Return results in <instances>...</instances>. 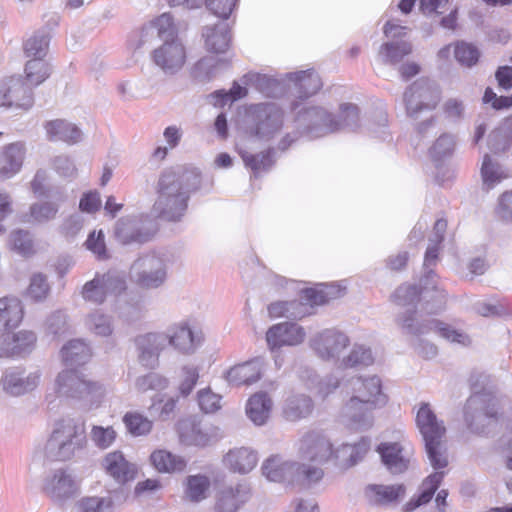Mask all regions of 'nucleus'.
Masks as SVG:
<instances>
[{
  "label": "nucleus",
  "instance_id": "1",
  "mask_svg": "<svg viewBox=\"0 0 512 512\" xmlns=\"http://www.w3.org/2000/svg\"><path fill=\"white\" fill-rule=\"evenodd\" d=\"M201 183V172L195 167L165 169L156 183L157 198L153 204V212L165 221H181L188 209L191 195L201 188Z\"/></svg>",
  "mask_w": 512,
  "mask_h": 512
},
{
  "label": "nucleus",
  "instance_id": "2",
  "mask_svg": "<svg viewBox=\"0 0 512 512\" xmlns=\"http://www.w3.org/2000/svg\"><path fill=\"white\" fill-rule=\"evenodd\" d=\"M354 395L343 408V415L350 425L356 429H368L373 424L372 410L383 407L387 396L382 391V383L378 376L358 377L352 381Z\"/></svg>",
  "mask_w": 512,
  "mask_h": 512
},
{
  "label": "nucleus",
  "instance_id": "3",
  "mask_svg": "<svg viewBox=\"0 0 512 512\" xmlns=\"http://www.w3.org/2000/svg\"><path fill=\"white\" fill-rule=\"evenodd\" d=\"M84 423L72 417L56 420L44 446V455L52 461H67L86 446Z\"/></svg>",
  "mask_w": 512,
  "mask_h": 512
},
{
  "label": "nucleus",
  "instance_id": "4",
  "mask_svg": "<svg viewBox=\"0 0 512 512\" xmlns=\"http://www.w3.org/2000/svg\"><path fill=\"white\" fill-rule=\"evenodd\" d=\"M416 424L423 437L430 464L436 470L445 468L448 465V459L443 445L446 434L443 421L438 420L428 403H421L416 415Z\"/></svg>",
  "mask_w": 512,
  "mask_h": 512
},
{
  "label": "nucleus",
  "instance_id": "5",
  "mask_svg": "<svg viewBox=\"0 0 512 512\" xmlns=\"http://www.w3.org/2000/svg\"><path fill=\"white\" fill-rule=\"evenodd\" d=\"M396 321L405 334L421 336L430 331H435L441 337L452 343H458L463 346H467L471 343L470 337L466 333L456 330L452 326L437 319H422L419 321L416 310H407L405 313L399 315Z\"/></svg>",
  "mask_w": 512,
  "mask_h": 512
},
{
  "label": "nucleus",
  "instance_id": "6",
  "mask_svg": "<svg viewBox=\"0 0 512 512\" xmlns=\"http://www.w3.org/2000/svg\"><path fill=\"white\" fill-rule=\"evenodd\" d=\"M263 475L272 482H282L293 475L296 481L311 485L322 479L324 472L320 467L304 463L285 462L279 456H271L262 465Z\"/></svg>",
  "mask_w": 512,
  "mask_h": 512
},
{
  "label": "nucleus",
  "instance_id": "7",
  "mask_svg": "<svg viewBox=\"0 0 512 512\" xmlns=\"http://www.w3.org/2000/svg\"><path fill=\"white\" fill-rule=\"evenodd\" d=\"M496 419V398L492 393H475L467 399L464 407V421L471 432L485 433Z\"/></svg>",
  "mask_w": 512,
  "mask_h": 512
},
{
  "label": "nucleus",
  "instance_id": "8",
  "mask_svg": "<svg viewBox=\"0 0 512 512\" xmlns=\"http://www.w3.org/2000/svg\"><path fill=\"white\" fill-rule=\"evenodd\" d=\"M166 260L157 254L138 257L130 268V279L142 289H157L167 280Z\"/></svg>",
  "mask_w": 512,
  "mask_h": 512
},
{
  "label": "nucleus",
  "instance_id": "9",
  "mask_svg": "<svg viewBox=\"0 0 512 512\" xmlns=\"http://www.w3.org/2000/svg\"><path fill=\"white\" fill-rule=\"evenodd\" d=\"M439 101L440 91L437 85L428 79H418L404 92L406 113L415 120L422 112L435 109Z\"/></svg>",
  "mask_w": 512,
  "mask_h": 512
},
{
  "label": "nucleus",
  "instance_id": "10",
  "mask_svg": "<svg viewBox=\"0 0 512 512\" xmlns=\"http://www.w3.org/2000/svg\"><path fill=\"white\" fill-rule=\"evenodd\" d=\"M56 392L59 396L91 400L101 398L105 389L97 382H91L76 370H64L56 378Z\"/></svg>",
  "mask_w": 512,
  "mask_h": 512
},
{
  "label": "nucleus",
  "instance_id": "11",
  "mask_svg": "<svg viewBox=\"0 0 512 512\" xmlns=\"http://www.w3.org/2000/svg\"><path fill=\"white\" fill-rule=\"evenodd\" d=\"M250 117L252 134L268 141L281 130L284 112L276 103H260L251 108Z\"/></svg>",
  "mask_w": 512,
  "mask_h": 512
},
{
  "label": "nucleus",
  "instance_id": "12",
  "mask_svg": "<svg viewBox=\"0 0 512 512\" xmlns=\"http://www.w3.org/2000/svg\"><path fill=\"white\" fill-rule=\"evenodd\" d=\"M298 128L310 137L318 138L339 131L335 115L321 106H310L300 110L295 118Z\"/></svg>",
  "mask_w": 512,
  "mask_h": 512
},
{
  "label": "nucleus",
  "instance_id": "13",
  "mask_svg": "<svg viewBox=\"0 0 512 512\" xmlns=\"http://www.w3.org/2000/svg\"><path fill=\"white\" fill-rule=\"evenodd\" d=\"M154 233L150 221L143 216L122 217L116 221L113 230L115 239L122 245L146 243Z\"/></svg>",
  "mask_w": 512,
  "mask_h": 512
},
{
  "label": "nucleus",
  "instance_id": "14",
  "mask_svg": "<svg viewBox=\"0 0 512 512\" xmlns=\"http://www.w3.org/2000/svg\"><path fill=\"white\" fill-rule=\"evenodd\" d=\"M298 455L303 461L322 465L333 459V444L322 431L310 430L299 440Z\"/></svg>",
  "mask_w": 512,
  "mask_h": 512
},
{
  "label": "nucleus",
  "instance_id": "15",
  "mask_svg": "<svg viewBox=\"0 0 512 512\" xmlns=\"http://www.w3.org/2000/svg\"><path fill=\"white\" fill-rule=\"evenodd\" d=\"M153 63L166 75H174L181 70L186 61L185 47L180 39L163 41L152 51Z\"/></svg>",
  "mask_w": 512,
  "mask_h": 512
},
{
  "label": "nucleus",
  "instance_id": "16",
  "mask_svg": "<svg viewBox=\"0 0 512 512\" xmlns=\"http://www.w3.org/2000/svg\"><path fill=\"white\" fill-rule=\"evenodd\" d=\"M34 103L32 87L26 85L20 77H11L0 82V106L29 110Z\"/></svg>",
  "mask_w": 512,
  "mask_h": 512
},
{
  "label": "nucleus",
  "instance_id": "17",
  "mask_svg": "<svg viewBox=\"0 0 512 512\" xmlns=\"http://www.w3.org/2000/svg\"><path fill=\"white\" fill-rule=\"evenodd\" d=\"M39 371L26 373L21 367L7 368L0 379V387L10 396H20L33 391L40 382Z\"/></svg>",
  "mask_w": 512,
  "mask_h": 512
},
{
  "label": "nucleus",
  "instance_id": "18",
  "mask_svg": "<svg viewBox=\"0 0 512 512\" xmlns=\"http://www.w3.org/2000/svg\"><path fill=\"white\" fill-rule=\"evenodd\" d=\"M164 334L167 344L185 355L193 354L203 341L202 333L194 331L186 321L172 324Z\"/></svg>",
  "mask_w": 512,
  "mask_h": 512
},
{
  "label": "nucleus",
  "instance_id": "19",
  "mask_svg": "<svg viewBox=\"0 0 512 512\" xmlns=\"http://www.w3.org/2000/svg\"><path fill=\"white\" fill-rule=\"evenodd\" d=\"M251 496L252 488L247 481H241L235 486H224L216 493L214 509L216 512H236Z\"/></svg>",
  "mask_w": 512,
  "mask_h": 512
},
{
  "label": "nucleus",
  "instance_id": "20",
  "mask_svg": "<svg viewBox=\"0 0 512 512\" xmlns=\"http://www.w3.org/2000/svg\"><path fill=\"white\" fill-rule=\"evenodd\" d=\"M350 344L349 337L336 329H326L312 340V347L323 360L339 357L340 353Z\"/></svg>",
  "mask_w": 512,
  "mask_h": 512
},
{
  "label": "nucleus",
  "instance_id": "21",
  "mask_svg": "<svg viewBox=\"0 0 512 512\" xmlns=\"http://www.w3.org/2000/svg\"><path fill=\"white\" fill-rule=\"evenodd\" d=\"M76 490L77 485L72 474L65 469H56L44 479L43 491L54 501H64L72 497Z\"/></svg>",
  "mask_w": 512,
  "mask_h": 512
},
{
  "label": "nucleus",
  "instance_id": "22",
  "mask_svg": "<svg viewBox=\"0 0 512 512\" xmlns=\"http://www.w3.org/2000/svg\"><path fill=\"white\" fill-rule=\"evenodd\" d=\"M381 461L393 475L402 474L408 470L411 453L400 442H382L377 446Z\"/></svg>",
  "mask_w": 512,
  "mask_h": 512
},
{
  "label": "nucleus",
  "instance_id": "23",
  "mask_svg": "<svg viewBox=\"0 0 512 512\" xmlns=\"http://www.w3.org/2000/svg\"><path fill=\"white\" fill-rule=\"evenodd\" d=\"M139 362L148 368L158 364L159 354L167 346V337L164 333H146L135 339Z\"/></svg>",
  "mask_w": 512,
  "mask_h": 512
},
{
  "label": "nucleus",
  "instance_id": "24",
  "mask_svg": "<svg viewBox=\"0 0 512 512\" xmlns=\"http://www.w3.org/2000/svg\"><path fill=\"white\" fill-rule=\"evenodd\" d=\"M101 465L106 474L120 485L133 481L137 475L136 464L129 462L119 450L107 453Z\"/></svg>",
  "mask_w": 512,
  "mask_h": 512
},
{
  "label": "nucleus",
  "instance_id": "25",
  "mask_svg": "<svg viewBox=\"0 0 512 512\" xmlns=\"http://www.w3.org/2000/svg\"><path fill=\"white\" fill-rule=\"evenodd\" d=\"M306 333L304 329L296 323L284 322L279 323L266 333V341L271 350L284 345L294 346L302 343Z\"/></svg>",
  "mask_w": 512,
  "mask_h": 512
},
{
  "label": "nucleus",
  "instance_id": "26",
  "mask_svg": "<svg viewBox=\"0 0 512 512\" xmlns=\"http://www.w3.org/2000/svg\"><path fill=\"white\" fill-rule=\"evenodd\" d=\"M264 365L261 357L247 361L230 368L226 373V379L233 385H249L259 380Z\"/></svg>",
  "mask_w": 512,
  "mask_h": 512
},
{
  "label": "nucleus",
  "instance_id": "27",
  "mask_svg": "<svg viewBox=\"0 0 512 512\" xmlns=\"http://www.w3.org/2000/svg\"><path fill=\"white\" fill-rule=\"evenodd\" d=\"M224 464L233 472L247 474L258 462L257 452L249 447L230 449L224 456Z\"/></svg>",
  "mask_w": 512,
  "mask_h": 512
},
{
  "label": "nucleus",
  "instance_id": "28",
  "mask_svg": "<svg viewBox=\"0 0 512 512\" xmlns=\"http://www.w3.org/2000/svg\"><path fill=\"white\" fill-rule=\"evenodd\" d=\"M370 449V439L362 437L355 444H343L338 449H334L333 458L341 467L348 468L361 461Z\"/></svg>",
  "mask_w": 512,
  "mask_h": 512
},
{
  "label": "nucleus",
  "instance_id": "29",
  "mask_svg": "<svg viewBox=\"0 0 512 512\" xmlns=\"http://www.w3.org/2000/svg\"><path fill=\"white\" fill-rule=\"evenodd\" d=\"M23 319V307L16 297L0 298V333L16 328Z\"/></svg>",
  "mask_w": 512,
  "mask_h": 512
},
{
  "label": "nucleus",
  "instance_id": "30",
  "mask_svg": "<svg viewBox=\"0 0 512 512\" xmlns=\"http://www.w3.org/2000/svg\"><path fill=\"white\" fill-rule=\"evenodd\" d=\"M24 159L23 145L13 143L0 149V179H7L19 172Z\"/></svg>",
  "mask_w": 512,
  "mask_h": 512
},
{
  "label": "nucleus",
  "instance_id": "31",
  "mask_svg": "<svg viewBox=\"0 0 512 512\" xmlns=\"http://www.w3.org/2000/svg\"><path fill=\"white\" fill-rule=\"evenodd\" d=\"M205 47L209 52L220 54L227 51L230 41V29L227 23H217L203 29Z\"/></svg>",
  "mask_w": 512,
  "mask_h": 512
},
{
  "label": "nucleus",
  "instance_id": "32",
  "mask_svg": "<svg viewBox=\"0 0 512 512\" xmlns=\"http://www.w3.org/2000/svg\"><path fill=\"white\" fill-rule=\"evenodd\" d=\"M286 78L293 83L300 98H308L316 94L322 87L319 75L313 70L287 73Z\"/></svg>",
  "mask_w": 512,
  "mask_h": 512
},
{
  "label": "nucleus",
  "instance_id": "33",
  "mask_svg": "<svg viewBox=\"0 0 512 512\" xmlns=\"http://www.w3.org/2000/svg\"><path fill=\"white\" fill-rule=\"evenodd\" d=\"M406 488L403 484L367 486L365 494L368 501L375 505H386L399 501L405 495Z\"/></svg>",
  "mask_w": 512,
  "mask_h": 512
},
{
  "label": "nucleus",
  "instance_id": "34",
  "mask_svg": "<svg viewBox=\"0 0 512 512\" xmlns=\"http://www.w3.org/2000/svg\"><path fill=\"white\" fill-rule=\"evenodd\" d=\"M46 133L51 141H63L68 144L78 143L82 139V131L73 123L56 119L46 123Z\"/></svg>",
  "mask_w": 512,
  "mask_h": 512
},
{
  "label": "nucleus",
  "instance_id": "35",
  "mask_svg": "<svg viewBox=\"0 0 512 512\" xmlns=\"http://www.w3.org/2000/svg\"><path fill=\"white\" fill-rule=\"evenodd\" d=\"M421 285L424 293H429L430 291L434 294L430 296L432 299V303L428 301L426 303L425 310L429 314H437L441 310L444 309L446 304L447 294L444 289L438 287L437 285V275L433 270L427 271V273L421 278Z\"/></svg>",
  "mask_w": 512,
  "mask_h": 512
},
{
  "label": "nucleus",
  "instance_id": "36",
  "mask_svg": "<svg viewBox=\"0 0 512 512\" xmlns=\"http://www.w3.org/2000/svg\"><path fill=\"white\" fill-rule=\"evenodd\" d=\"M272 400L265 392L251 396L246 405V414L257 426L264 425L270 417Z\"/></svg>",
  "mask_w": 512,
  "mask_h": 512
},
{
  "label": "nucleus",
  "instance_id": "37",
  "mask_svg": "<svg viewBox=\"0 0 512 512\" xmlns=\"http://www.w3.org/2000/svg\"><path fill=\"white\" fill-rule=\"evenodd\" d=\"M150 462L160 473L182 472L187 465L183 457L163 449L155 450L150 455Z\"/></svg>",
  "mask_w": 512,
  "mask_h": 512
},
{
  "label": "nucleus",
  "instance_id": "38",
  "mask_svg": "<svg viewBox=\"0 0 512 512\" xmlns=\"http://www.w3.org/2000/svg\"><path fill=\"white\" fill-rule=\"evenodd\" d=\"M313 410V402L310 397L298 394L287 398L283 407V416L286 420L295 422L306 418Z\"/></svg>",
  "mask_w": 512,
  "mask_h": 512
},
{
  "label": "nucleus",
  "instance_id": "39",
  "mask_svg": "<svg viewBox=\"0 0 512 512\" xmlns=\"http://www.w3.org/2000/svg\"><path fill=\"white\" fill-rule=\"evenodd\" d=\"M374 360L370 347L363 344H354L349 353L340 360L339 367L361 369L372 365Z\"/></svg>",
  "mask_w": 512,
  "mask_h": 512
},
{
  "label": "nucleus",
  "instance_id": "40",
  "mask_svg": "<svg viewBox=\"0 0 512 512\" xmlns=\"http://www.w3.org/2000/svg\"><path fill=\"white\" fill-rule=\"evenodd\" d=\"M228 66L229 62L225 59L206 56L195 63L191 74L198 81L206 82L215 77L221 68H226Z\"/></svg>",
  "mask_w": 512,
  "mask_h": 512
},
{
  "label": "nucleus",
  "instance_id": "41",
  "mask_svg": "<svg viewBox=\"0 0 512 512\" xmlns=\"http://www.w3.org/2000/svg\"><path fill=\"white\" fill-rule=\"evenodd\" d=\"M275 149L269 148L258 154H252L247 151H241L240 155L246 167L251 169L254 177H258L262 172H267L275 163Z\"/></svg>",
  "mask_w": 512,
  "mask_h": 512
},
{
  "label": "nucleus",
  "instance_id": "42",
  "mask_svg": "<svg viewBox=\"0 0 512 512\" xmlns=\"http://www.w3.org/2000/svg\"><path fill=\"white\" fill-rule=\"evenodd\" d=\"M61 356L66 365L79 366L89 361L91 349L80 339L71 340L61 349Z\"/></svg>",
  "mask_w": 512,
  "mask_h": 512
},
{
  "label": "nucleus",
  "instance_id": "43",
  "mask_svg": "<svg viewBox=\"0 0 512 512\" xmlns=\"http://www.w3.org/2000/svg\"><path fill=\"white\" fill-rule=\"evenodd\" d=\"M483 189L489 191L508 177L506 169L486 154L481 166Z\"/></svg>",
  "mask_w": 512,
  "mask_h": 512
},
{
  "label": "nucleus",
  "instance_id": "44",
  "mask_svg": "<svg viewBox=\"0 0 512 512\" xmlns=\"http://www.w3.org/2000/svg\"><path fill=\"white\" fill-rule=\"evenodd\" d=\"M512 144V117L495 128L488 137V147L491 151L504 152Z\"/></svg>",
  "mask_w": 512,
  "mask_h": 512
},
{
  "label": "nucleus",
  "instance_id": "45",
  "mask_svg": "<svg viewBox=\"0 0 512 512\" xmlns=\"http://www.w3.org/2000/svg\"><path fill=\"white\" fill-rule=\"evenodd\" d=\"M412 52V45L407 41H392L381 45L379 56L384 64L395 65Z\"/></svg>",
  "mask_w": 512,
  "mask_h": 512
},
{
  "label": "nucleus",
  "instance_id": "46",
  "mask_svg": "<svg viewBox=\"0 0 512 512\" xmlns=\"http://www.w3.org/2000/svg\"><path fill=\"white\" fill-rule=\"evenodd\" d=\"M245 84L253 85L267 97H278L283 93L281 83L274 78L262 74H247L243 77Z\"/></svg>",
  "mask_w": 512,
  "mask_h": 512
},
{
  "label": "nucleus",
  "instance_id": "47",
  "mask_svg": "<svg viewBox=\"0 0 512 512\" xmlns=\"http://www.w3.org/2000/svg\"><path fill=\"white\" fill-rule=\"evenodd\" d=\"M444 477V472H435L429 475L422 483V492L416 500L412 499L406 504V510L412 511L417 507L428 503Z\"/></svg>",
  "mask_w": 512,
  "mask_h": 512
},
{
  "label": "nucleus",
  "instance_id": "48",
  "mask_svg": "<svg viewBox=\"0 0 512 512\" xmlns=\"http://www.w3.org/2000/svg\"><path fill=\"white\" fill-rule=\"evenodd\" d=\"M25 65L26 80L30 86H38L50 75V66L44 61V57H31Z\"/></svg>",
  "mask_w": 512,
  "mask_h": 512
},
{
  "label": "nucleus",
  "instance_id": "49",
  "mask_svg": "<svg viewBox=\"0 0 512 512\" xmlns=\"http://www.w3.org/2000/svg\"><path fill=\"white\" fill-rule=\"evenodd\" d=\"M344 290L345 288H341L340 285L336 284L323 285L320 290L306 289L304 291V298L310 306L322 305L331 299L342 296Z\"/></svg>",
  "mask_w": 512,
  "mask_h": 512
},
{
  "label": "nucleus",
  "instance_id": "50",
  "mask_svg": "<svg viewBox=\"0 0 512 512\" xmlns=\"http://www.w3.org/2000/svg\"><path fill=\"white\" fill-rule=\"evenodd\" d=\"M86 328L96 336L108 337L113 333L112 317L100 311H94L85 319Z\"/></svg>",
  "mask_w": 512,
  "mask_h": 512
},
{
  "label": "nucleus",
  "instance_id": "51",
  "mask_svg": "<svg viewBox=\"0 0 512 512\" xmlns=\"http://www.w3.org/2000/svg\"><path fill=\"white\" fill-rule=\"evenodd\" d=\"M210 480L204 475H191L186 479L185 495L191 502H200L207 497Z\"/></svg>",
  "mask_w": 512,
  "mask_h": 512
},
{
  "label": "nucleus",
  "instance_id": "52",
  "mask_svg": "<svg viewBox=\"0 0 512 512\" xmlns=\"http://www.w3.org/2000/svg\"><path fill=\"white\" fill-rule=\"evenodd\" d=\"M10 248L23 257H30L35 253L34 241L29 231L15 230L10 234Z\"/></svg>",
  "mask_w": 512,
  "mask_h": 512
},
{
  "label": "nucleus",
  "instance_id": "53",
  "mask_svg": "<svg viewBox=\"0 0 512 512\" xmlns=\"http://www.w3.org/2000/svg\"><path fill=\"white\" fill-rule=\"evenodd\" d=\"M50 35L45 30L34 33L24 43V52L27 57H45L48 51Z\"/></svg>",
  "mask_w": 512,
  "mask_h": 512
},
{
  "label": "nucleus",
  "instance_id": "54",
  "mask_svg": "<svg viewBox=\"0 0 512 512\" xmlns=\"http://www.w3.org/2000/svg\"><path fill=\"white\" fill-rule=\"evenodd\" d=\"M336 124H339V131H354L359 126V108L352 103H343L339 107V113L335 116Z\"/></svg>",
  "mask_w": 512,
  "mask_h": 512
},
{
  "label": "nucleus",
  "instance_id": "55",
  "mask_svg": "<svg viewBox=\"0 0 512 512\" xmlns=\"http://www.w3.org/2000/svg\"><path fill=\"white\" fill-rule=\"evenodd\" d=\"M455 137L449 133L441 134L429 149V154L434 161H440L450 157L455 149Z\"/></svg>",
  "mask_w": 512,
  "mask_h": 512
},
{
  "label": "nucleus",
  "instance_id": "56",
  "mask_svg": "<svg viewBox=\"0 0 512 512\" xmlns=\"http://www.w3.org/2000/svg\"><path fill=\"white\" fill-rule=\"evenodd\" d=\"M58 211L59 204L56 202H37L30 207V217L33 222L42 224L54 220Z\"/></svg>",
  "mask_w": 512,
  "mask_h": 512
},
{
  "label": "nucleus",
  "instance_id": "57",
  "mask_svg": "<svg viewBox=\"0 0 512 512\" xmlns=\"http://www.w3.org/2000/svg\"><path fill=\"white\" fill-rule=\"evenodd\" d=\"M77 512H113L111 497H84L77 503Z\"/></svg>",
  "mask_w": 512,
  "mask_h": 512
},
{
  "label": "nucleus",
  "instance_id": "58",
  "mask_svg": "<svg viewBox=\"0 0 512 512\" xmlns=\"http://www.w3.org/2000/svg\"><path fill=\"white\" fill-rule=\"evenodd\" d=\"M45 330L55 338L66 335L70 330L67 315L61 310L51 313L46 319Z\"/></svg>",
  "mask_w": 512,
  "mask_h": 512
},
{
  "label": "nucleus",
  "instance_id": "59",
  "mask_svg": "<svg viewBox=\"0 0 512 512\" xmlns=\"http://www.w3.org/2000/svg\"><path fill=\"white\" fill-rule=\"evenodd\" d=\"M168 386V380L162 375L154 372L137 377L135 388L141 393L149 390L160 391Z\"/></svg>",
  "mask_w": 512,
  "mask_h": 512
},
{
  "label": "nucleus",
  "instance_id": "60",
  "mask_svg": "<svg viewBox=\"0 0 512 512\" xmlns=\"http://www.w3.org/2000/svg\"><path fill=\"white\" fill-rule=\"evenodd\" d=\"M420 299V290L416 285L403 284L393 294V301L402 307H415Z\"/></svg>",
  "mask_w": 512,
  "mask_h": 512
},
{
  "label": "nucleus",
  "instance_id": "61",
  "mask_svg": "<svg viewBox=\"0 0 512 512\" xmlns=\"http://www.w3.org/2000/svg\"><path fill=\"white\" fill-rule=\"evenodd\" d=\"M222 438L218 427L194 425L192 429V442L197 446H206Z\"/></svg>",
  "mask_w": 512,
  "mask_h": 512
},
{
  "label": "nucleus",
  "instance_id": "62",
  "mask_svg": "<svg viewBox=\"0 0 512 512\" xmlns=\"http://www.w3.org/2000/svg\"><path fill=\"white\" fill-rule=\"evenodd\" d=\"M123 422L134 436H142L148 434L152 429V422L138 413H127Z\"/></svg>",
  "mask_w": 512,
  "mask_h": 512
},
{
  "label": "nucleus",
  "instance_id": "63",
  "mask_svg": "<svg viewBox=\"0 0 512 512\" xmlns=\"http://www.w3.org/2000/svg\"><path fill=\"white\" fill-rule=\"evenodd\" d=\"M116 431L112 426L93 425L90 432V439L99 449L109 448L116 439Z\"/></svg>",
  "mask_w": 512,
  "mask_h": 512
},
{
  "label": "nucleus",
  "instance_id": "64",
  "mask_svg": "<svg viewBox=\"0 0 512 512\" xmlns=\"http://www.w3.org/2000/svg\"><path fill=\"white\" fill-rule=\"evenodd\" d=\"M454 56L461 65L472 67L478 62L480 53L472 44L460 42L455 46Z\"/></svg>",
  "mask_w": 512,
  "mask_h": 512
}]
</instances>
